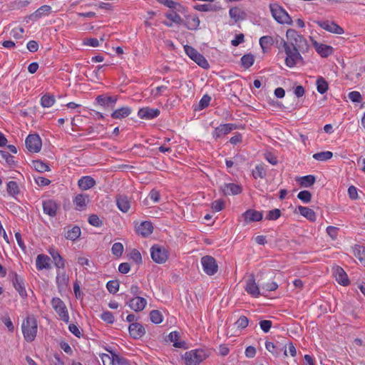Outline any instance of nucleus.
<instances>
[{"label": "nucleus", "mask_w": 365, "mask_h": 365, "mask_svg": "<svg viewBox=\"0 0 365 365\" xmlns=\"http://www.w3.org/2000/svg\"><path fill=\"white\" fill-rule=\"evenodd\" d=\"M119 286L118 280H110L106 284V287L111 294H115L119 289Z\"/></svg>", "instance_id": "603ef678"}, {"label": "nucleus", "mask_w": 365, "mask_h": 365, "mask_svg": "<svg viewBox=\"0 0 365 365\" xmlns=\"http://www.w3.org/2000/svg\"><path fill=\"white\" fill-rule=\"evenodd\" d=\"M243 217L246 222H259L262 220L263 214L262 212L250 209L243 213Z\"/></svg>", "instance_id": "412c9836"}, {"label": "nucleus", "mask_w": 365, "mask_h": 365, "mask_svg": "<svg viewBox=\"0 0 365 365\" xmlns=\"http://www.w3.org/2000/svg\"><path fill=\"white\" fill-rule=\"evenodd\" d=\"M224 207H225V202L223 200H221V199L215 200L212 203V209L215 212L221 211L222 210H223Z\"/></svg>", "instance_id": "69168bd1"}, {"label": "nucleus", "mask_w": 365, "mask_h": 365, "mask_svg": "<svg viewBox=\"0 0 365 365\" xmlns=\"http://www.w3.org/2000/svg\"><path fill=\"white\" fill-rule=\"evenodd\" d=\"M276 43L277 48L279 49L282 48L286 54L284 62L287 66L293 68L298 64L302 66L304 65V61L301 55V53H302L301 51L288 46V45L285 43V40L278 36L276 37Z\"/></svg>", "instance_id": "f257e3e1"}, {"label": "nucleus", "mask_w": 365, "mask_h": 365, "mask_svg": "<svg viewBox=\"0 0 365 365\" xmlns=\"http://www.w3.org/2000/svg\"><path fill=\"white\" fill-rule=\"evenodd\" d=\"M168 338V341L173 343V346L176 348H185V342L178 341L180 338L179 332L176 331H172L169 334Z\"/></svg>", "instance_id": "f704fd0d"}, {"label": "nucleus", "mask_w": 365, "mask_h": 365, "mask_svg": "<svg viewBox=\"0 0 365 365\" xmlns=\"http://www.w3.org/2000/svg\"><path fill=\"white\" fill-rule=\"evenodd\" d=\"M79 187L83 190H88L96 185V180L91 176H83L78 182Z\"/></svg>", "instance_id": "c756f323"}, {"label": "nucleus", "mask_w": 365, "mask_h": 365, "mask_svg": "<svg viewBox=\"0 0 365 365\" xmlns=\"http://www.w3.org/2000/svg\"><path fill=\"white\" fill-rule=\"evenodd\" d=\"M123 250H124L123 245L120 242L114 243L111 248L112 254L117 257H120L122 256Z\"/></svg>", "instance_id": "09e8293b"}, {"label": "nucleus", "mask_w": 365, "mask_h": 365, "mask_svg": "<svg viewBox=\"0 0 365 365\" xmlns=\"http://www.w3.org/2000/svg\"><path fill=\"white\" fill-rule=\"evenodd\" d=\"M312 41L315 50L322 57L326 58L332 54L334 48L331 46L318 43L312 38Z\"/></svg>", "instance_id": "2eb2a0df"}, {"label": "nucleus", "mask_w": 365, "mask_h": 365, "mask_svg": "<svg viewBox=\"0 0 365 365\" xmlns=\"http://www.w3.org/2000/svg\"><path fill=\"white\" fill-rule=\"evenodd\" d=\"M88 201V196L87 195L78 194L75 197L73 204L77 210L81 211L85 210Z\"/></svg>", "instance_id": "bb28decb"}, {"label": "nucleus", "mask_w": 365, "mask_h": 365, "mask_svg": "<svg viewBox=\"0 0 365 365\" xmlns=\"http://www.w3.org/2000/svg\"><path fill=\"white\" fill-rule=\"evenodd\" d=\"M22 333L27 342H32L37 334L38 324L36 318L33 316H28L21 325Z\"/></svg>", "instance_id": "7ed1b4c3"}, {"label": "nucleus", "mask_w": 365, "mask_h": 365, "mask_svg": "<svg viewBox=\"0 0 365 365\" xmlns=\"http://www.w3.org/2000/svg\"><path fill=\"white\" fill-rule=\"evenodd\" d=\"M69 278L65 272L61 273L57 272L56 284L59 290L64 289L68 283Z\"/></svg>", "instance_id": "2f4dec72"}, {"label": "nucleus", "mask_w": 365, "mask_h": 365, "mask_svg": "<svg viewBox=\"0 0 365 365\" xmlns=\"http://www.w3.org/2000/svg\"><path fill=\"white\" fill-rule=\"evenodd\" d=\"M287 41L285 43L289 47H292L297 50H299L302 53L309 51V46L307 39L297 31L294 29H288L286 33Z\"/></svg>", "instance_id": "f03ea898"}, {"label": "nucleus", "mask_w": 365, "mask_h": 365, "mask_svg": "<svg viewBox=\"0 0 365 365\" xmlns=\"http://www.w3.org/2000/svg\"><path fill=\"white\" fill-rule=\"evenodd\" d=\"M255 61L254 55L249 53L245 54L241 58V64L245 68H249L251 67Z\"/></svg>", "instance_id": "37998d69"}, {"label": "nucleus", "mask_w": 365, "mask_h": 365, "mask_svg": "<svg viewBox=\"0 0 365 365\" xmlns=\"http://www.w3.org/2000/svg\"><path fill=\"white\" fill-rule=\"evenodd\" d=\"M129 258L132 259L133 262H135L137 264H140L142 263L141 255L140 252L136 249H133L130 252L129 255Z\"/></svg>", "instance_id": "4d7b16f0"}, {"label": "nucleus", "mask_w": 365, "mask_h": 365, "mask_svg": "<svg viewBox=\"0 0 365 365\" xmlns=\"http://www.w3.org/2000/svg\"><path fill=\"white\" fill-rule=\"evenodd\" d=\"M348 96L354 103H360L362 100V96L359 91H351L349 93Z\"/></svg>", "instance_id": "338daca9"}, {"label": "nucleus", "mask_w": 365, "mask_h": 365, "mask_svg": "<svg viewBox=\"0 0 365 365\" xmlns=\"http://www.w3.org/2000/svg\"><path fill=\"white\" fill-rule=\"evenodd\" d=\"M252 175L255 179H257L258 178H264L266 175V171L262 165H257L255 167V170H253V171H252Z\"/></svg>", "instance_id": "8fccbe9b"}, {"label": "nucleus", "mask_w": 365, "mask_h": 365, "mask_svg": "<svg viewBox=\"0 0 365 365\" xmlns=\"http://www.w3.org/2000/svg\"><path fill=\"white\" fill-rule=\"evenodd\" d=\"M81 233V228L76 225L67 231L66 234L65 235V237L67 240L74 241L80 237Z\"/></svg>", "instance_id": "4c0bfd02"}, {"label": "nucleus", "mask_w": 365, "mask_h": 365, "mask_svg": "<svg viewBox=\"0 0 365 365\" xmlns=\"http://www.w3.org/2000/svg\"><path fill=\"white\" fill-rule=\"evenodd\" d=\"M131 113L129 107H122L115 110L111 113V117L114 119H121L128 116Z\"/></svg>", "instance_id": "c9c22d12"}, {"label": "nucleus", "mask_w": 365, "mask_h": 365, "mask_svg": "<svg viewBox=\"0 0 365 365\" xmlns=\"http://www.w3.org/2000/svg\"><path fill=\"white\" fill-rule=\"evenodd\" d=\"M130 335L133 339H140L145 334V330L144 327L140 324V323H132L129 325L128 327Z\"/></svg>", "instance_id": "aec40b11"}, {"label": "nucleus", "mask_w": 365, "mask_h": 365, "mask_svg": "<svg viewBox=\"0 0 365 365\" xmlns=\"http://www.w3.org/2000/svg\"><path fill=\"white\" fill-rule=\"evenodd\" d=\"M335 277L336 280L343 286H347L349 284L347 274L340 267H337L335 270Z\"/></svg>", "instance_id": "7c9ffc66"}, {"label": "nucleus", "mask_w": 365, "mask_h": 365, "mask_svg": "<svg viewBox=\"0 0 365 365\" xmlns=\"http://www.w3.org/2000/svg\"><path fill=\"white\" fill-rule=\"evenodd\" d=\"M200 19L196 15H187L185 16L184 25L190 30H196L200 26Z\"/></svg>", "instance_id": "a878e982"}, {"label": "nucleus", "mask_w": 365, "mask_h": 365, "mask_svg": "<svg viewBox=\"0 0 365 365\" xmlns=\"http://www.w3.org/2000/svg\"><path fill=\"white\" fill-rule=\"evenodd\" d=\"M297 197L304 203H308L312 200V193L308 190L300 191Z\"/></svg>", "instance_id": "6e6d98bb"}, {"label": "nucleus", "mask_w": 365, "mask_h": 365, "mask_svg": "<svg viewBox=\"0 0 365 365\" xmlns=\"http://www.w3.org/2000/svg\"><path fill=\"white\" fill-rule=\"evenodd\" d=\"M6 190H7L9 195L12 197H15L20 192L19 185H18L17 182L15 181H9L7 183Z\"/></svg>", "instance_id": "a19ab883"}, {"label": "nucleus", "mask_w": 365, "mask_h": 365, "mask_svg": "<svg viewBox=\"0 0 365 365\" xmlns=\"http://www.w3.org/2000/svg\"><path fill=\"white\" fill-rule=\"evenodd\" d=\"M51 11V7L48 5H43L39 7L35 12L29 16L32 21H36L43 16L48 15Z\"/></svg>", "instance_id": "393cba45"}, {"label": "nucleus", "mask_w": 365, "mask_h": 365, "mask_svg": "<svg viewBox=\"0 0 365 365\" xmlns=\"http://www.w3.org/2000/svg\"><path fill=\"white\" fill-rule=\"evenodd\" d=\"M237 126L235 124L227 123V124H221L218 127H217L213 132V137L216 138H219L222 135H227L232 130L236 129Z\"/></svg>", "instance_id": "6ab92c4d"}, {"label": "nucleus", "mask_w": 365, "mask_h": 365, "mask_svg": "<svg viewBox=\"0 0 365 365\" xmlns=\"http://www.w3.org/2000/svg\"><path fill=\"white\" fill-rule=\"evenodd\" d=\"M50 255H51L55 266L58 269L64 268L65 267V260L58 253V252L56 250H51L49 251Z\"/></svg>", "instance_id": "473e14b6"}, {"label": "nucleus", "mask_w": 365, "mask_h": 365, "mask_svg": "<svg viewBox=\"0 0 365 365\" xmlns=\"http://www.w3.org/2000/svg\"><path fill=\"white\" fill-rule=\"evenodd\" d=\"M0 158L4 160L9 165L15 164L14 156H12L7 151L0 150Z\"/></svg>", "instance_id": "13d9d810"}, {"label": "nucleus", "mask_w": 365, "mask_h": 365, "mask_svg": "<svg viewBox=\"0 0 365 365\" xmlns=\"http://www.w3.org/2000/svg\"><path fill=\"white\" fill-rule=\"evenodd\" d=\"M220 190L224 195H236L242 192V188L240 185L235 183H225L220 187Z\"/></svg>", "instance_id": "f3484780"}, {"label": "nucleus", "mask_w": 365, "mask_h": 365, "mask_svg": "<svg viewBox=\"0 0 365 365\" xmlns=\"http://www.w3.org/2000/svg\"><path fill=\"white\" fill-rule=\"evenodd\" d=\"M194 9L199 11H217L221 9V7L211 4H205L195 5Z\"/></svg>", "instance_id": "e433bc0d"}, {"label": "nucleus", "mask_w": 365, "mask_h": 365, "mask_svg": "<svg viewBox=\"0 0 365 365\" xmlns=\"http://www.w3.org/2000/svg\"><path fill=\"white\" fill-rule=\"evenodd\" d=\"M249 319L245 316H241L235 322V325L238 329H243L248 326Z\"/></svg>", "instance_id": "680f3d73"}, {"label": "nucleus", "mask_w": 365, "mask_h": 365, "mask_svg": "<svg viewBox=\"0 0 365 365\" xmlns=\"http://www.w3.org/2000/svg\"><path fill=\"white\" fill-rule=\"evenodd\" d=\"M230 16L235 20V22H237L244 19L245 13L237 7L231 8L229 11Z\"/></svg>", "instance_id": "58836bf2"}, {"label": "nucleus", "mask_w": 365, "mask_h": 365, "mask_svg": "<svg viewBox=\"0 0 365 365\" xmlns=\"http://www.w3.org/2000/svg\"><path fill=\"white\" fill-rule=\"evenodd\" d=\"M265 348L274 356L279 357L281 355V354L283 351V349L284 348V344H282L278 341L277 343L274 344L271 341H267L265 342Z\"/></svg>", "instance_id": "4be33fe9"}, {"label": "nucleus", "mask_w": 365, "mask_h": 365, "mask_svg": "<svg viewBox=\"0 0 365 365\" xmlns=\"http://www.w3.org/2000/svg\"><path fill=\"white\" fill-rule=\"evenodd\" d=\"M201 264L204 272L210 276L214 275L218 270V265L215 259L210 255L201 258Z\"/></svg>", "instance_id": "1a4fd4ad"}, {"label": "nucleus", "mask_w": 365, "mask_h": 365, "mask_svg": "<svg viewBox=\"0 0 365 365\" xmlns=\"http://www.w3.org/2000/svg\"><path fill=\"white\" fill-rule=\"evenodd\" d=\"M317 24L323 29L333 34H342L344 29L334 21H317Z\"/></svg>", "instance_id": "ddd939ff"}, {"label": "nucleus", "mask_w": 365, "mask_h": 365, "mask_svg": "<svg viewBox=\"0 0 365 365\" xmlns=\"http://www.w3.org/2000/svg\"><path fill=\"white\" fill-rule=\"evenodd\" d=\"M43 213L51 217L56 216L57 210L59 209V205L53 200H43L42 202Z\"/></svg>", "instance_id": "9b49d317"}, {"label": "nucleus", "mask_w": 365, "mask_h": 365, "mask_svg": "<svg viewBox=\"0 0 365 365\" xmlns=\"http://www.w3.org/2000/svg\"><path fill=\"white\" fill-rule=\"evenodd\" d=\"M55 103V98L53 95L45 94L41 98V105L43 108H49Z\"/></svg>", "instance_id": "ea45409f"}, {"label": "nucleus", "mask_w": 365, "mask_h": 365, "mask_svg": "<svg viewBox=\"0 0 365 365\" xmlns=\"http://www.w3.org/2000/svg\"><path fill=\"white\" fill-rule=\"evenodd\" d=\"M32 165L34 169L39 173H43L50 170L48 165L39 160H33Z\"/></svg>", "instance_id": "c03bdc74"}, {"label": "nucleus", "mask_w": 365, "mask_h": 365, "mask_svg": "<svg viewBox=\"0 0 365 365\" xmlns=\"http://www.w3.org/2000/svg\"><path fill=\"white\" fill-rule=\"evenodd\" d=\"M108 352L110 353L111 356L107 354H101L100 355L101 359L103 361V365H106V363H108L110 364H113L114 361H113V355H115V353L111 350L106 349Z\"/></svg>", "instance_id": "5fc2aeb1"}, {"label": "nucleus", "mask_w": 365, "mask_h": 365, "mask_svg": "<svg viewBox=\"0 0 365 365\" xmlns=\"http://www.w3.org/2000/svg\"><path fill=\"white\" fill-rule=\"evenodd\" d=\"M150 318L153 323L160 324L163 321V316L160 311L152 310L150 313Z\"/></svg>", "instance_id": "3c124183"}, {"label": "nucleus", "mask_w": 365, "mask_h": 365, "mask_svg": "<svg viewBox=\"0 0 365 365\" xmlns=\"http://www.w3.org/2000/svg\"><path fill=\"white\" fill-rule=\"evenodd\" d=\"M184 50L186 54L198 66L205 69L210 67L209 63L206 60V58L202 54H200L195 48L190 46L185 45L184 46Z\"/></svg>", "instance_id": "423d86ee"}, {"label": "nucleus", "mask_w": 365, "mask_h": 365, "mask_svg": "<svg viewBox=\"0 0 365 365\" xmlns=\"http://www.w3.org/2000/svg\"><path fill=\"white\" fill-rule=\"evenodd\" d=\"M281 216V210L278 208L273 209L268 212L266 219L268 220H276Z\"/></svg>", "instance_id": "052dcab7"}, {"label": "nucleus", "mask_w": 365, "mask_h": 365, "mask_svg": "<svg viewBox=\"0 0 365 365\" xmlns=\"http://www.w3.org/2000/svg\"><path fill=\"white\" fill-rule=\"evenodd\" d=\"M270 11L274 19L279 24H292V20L288 13L279 5L272 4L269 5Z\"/></svg>", "instance_id": "39448f33"}, {"label": "nucleus", "mask_w": 365, "mask_h": 365, "mask_svg": "<svg viewBox=\"0 0 365 365\" xmlns=\"http://www.w3.org/2000/svg\"><path fill=\"white\" fill-rule=\"evenodd\" d=\"M88 222L90 225L98 227L103 225V220L96 214L89 215Z\"/></svg>", "instance_id": "864d4df0"}, {"label": "nucleus", "mask_w": 365, "mask_h": 365, "mask_svg": "<svg viewBox=\"0 0 365 365\" xmlns=\"http://www.w3.org/2000/svg\"><path fill=\"white\" fill-rule=\"evenodd\" d=\"M116 202L118 207L123 212H128L130 207V201L128 200V197L125 195H120L117 198Z\"/></svg>", "instance_id": "72a5a7b5"}, {"label": "nucleus", "mask_w": 365, "mask_h": 365, "mask_svg": "<svg viewBox=\"0 0 365 365\" xmlns=\"http://www.w3.org/2000/svg\"><path fill=\"white\" fill-rule=\"evenodd\" d=\"M160 115V110L158 108H143L138 110V115L141 119H153Z\"/></svg>", "instance_id": "a211bd4d"}, {"label": "nucleus", "mask_w": 365, "mask_h": 365, "mask_svg": "<svg viewBox=\"0 0 365 365\" xmlns=\"http://www.w3.org/2000/svg\"><path fill=\"white\" fill-rule=\"evenodd\" d=\"M165 16L168 19H170V21H172L173 22H174V23H175L177 24H181L182 23V18L180 16L179 14H178L175 11H171L170 13H167L165 14Z\"/></svg>", "instance_id": "bf43d9fd"}, {"label": "nucleus", "mask_w": 365, "mask_h": 365, "mask_svg": "<svg viewBox=\"0 0 365 365\" xmlns=\"http://www.w3.org/2000/svg\"><path fill=\"white\" fill-rule=\"evenodd\" d=\"M12 284L16 289V290L19 292L20 296L23 298L27 297L26 291L24 286V279L19 276L16 272H12L11 274Z\"/></svg>", "instance_id": "f8f14e48"}, {"label": "nucleus", "mask_w": 365, "mask_h": 365, "mask_svg": "<svg viewBox=\"0 0 365 365\" xmlns=\"http://www.w3.org/2000/svg\"><path fill=\"white\" fill-rule=\"evenodd\" d=\"M51 305L60 319L66 323L69 321V315L65 303L58 297H53L51 300Z\"/></svg>", "instance_id": "6e6552de"}, {"label": "nucleus", "mask_w": 365, "mask_h": 365, "mask_svg": "<svg viewBox=\"0 0 365 365\" xmlns=\"http://www.w3.org/2000/svg\"><path fill=\"white\" fill-rule=\"evenodd\" d=\"M207 357V354L203 349H195L187 351L184 359L186 365H198Z\"/></svg>", "instance_id": "20e7f679"}, {"label": "nucleus", "mask_w": 365, "mask_h": 365, "mask_svg": "<svg viewBox=\"0 0 365 365\" xmlns=\"http://www.w3.org/2000/svg\"><path fill=\"white\" fill-rule=\"evenodd\" d=\"M153 231V227L150 222L144 221L141 222L137 227L136 232L138 235H142L144 237H146L152 234Z\"/></svg>", "instance_id": "b1692460"}, {"label": "nucleus", "mask_w": 365, "mask_h": 365, "mask_svg": "<svg viewBox=\"0 0 365 365\" xmlns=\"http://www.w3.org/2000/svg\"><path fill=\"white\" fill-rule=\"evenodd\" d=\"M113 361H114L113 365H130V363L127 359L117 354L113 355Z\"/></svg>", "instance_id": "0e129e2a"}, {"label": "nucleus", "mask_w": 365, "mask_h": 365, "mask_svg": "<svg viewBox=\"0 0 365 365\" xmlns=\"http://www.w3.org/2000/svg\"><path fill=\"white\" fill-rule=\"evenodd\" d=\"M245 291L254 297H258L260 295L259 289L254 274H251L246 281Z\"/></svg>", "instance_id": "4468645a"}, {"label": "nucleus", "mask_w": 365, "mask_h": 365, "mask_svg": "<svg viewBox=\"0 0 365 365\" xmlns=\"http://www.w3.org/2000/svg\"><path fill=\"white\" fill-rule=\"evenodd\" d=\"M297 209L299 212V213L304 217H306L308 220H309L310 222H315L316 220H317V215H316V213L315 212L307 207H304V206H302V205H299L297 207Z\"/></svg>", "instance_id": "c85d7f7f"}, {"label": "nucleus", "mask_w": 365, "mask_h": 365, "mask_svg": "<svg viewBox=\"0 0 365 365\" xmlns=\"http://www.w3.org/2000/svg\"><path fill=\"white\" fill-rule=\"evenodd\" d=\"M317 88L319 93L324 94L328 90V83L324 78L319 77L317 80Z\"/></svg>", "instance_id": "49530a36"}, {"label": "nucleus", "mask_w": 365, "mask_h": 365, "mask_svg": "<svg viewBox=\"0 0 365 365\" xmlns=\"http://www.w3.org/2000/svg\"><path fill=\"white\" fill-rule=\"evenodd\" d=\"M26 147L31 153H38L41 148V140L37 134H30L25 140Z\"/></svg>", "instance_id": "9d476101"}, {"label": "nucleus", "mask_w": 365, "mask_h": 365, "mask_svg": "<svg viewBox=\"0 0 365 365\" xmlns=\"http://www.w3.org/2000/svg\"><path fill=\"white\" fill-rule=\"evenodd\" d=\"M127 304L135 312H140L145 309L147 300L141 297H135L130 299Z\"/></svg>", "instance_id": "dca6fc26"}, {"label": "nucleus", "mask_w": 365, "mask_h": 365, "mask_svg": "<svg viewBox=\"0 0 365 365\" xmlns=\"http://www.w3.org/2000/svg\"><path fill=\"white\" fill-rule=\"evenodd\" d=\"M333 153L331 151L317 153L313 155V158L319 161H325L332 158Z\"/></svg>", "instance_id": "a18cd8bd"}, {"label": "nucleus", "mask_w": 365, "mask_h": 365, "mask_svg": "<svg viewBox=\"0 0 365 365\" xmlns=\"http://www.w3.org/2000/svg\"><path fill=\"white\" fill-rule=\"evenodd\" d=\"M116 96H107L105 95L98 96L96 98L97 103L105 108L110 106L113 108L117 102Z\"/></svg>", "instance_id": "5701e85b"}, {"label": "nucleus", "mask_w": 365, "mask_h": 365, "mask_svg": "<svg viewBox=\"0 0 365 365\" xmlns=\"http://www.w3.org/2000/svg\"><path fill=\"white\" fill-rule=\"evenodd\" d=\"M210 101L211 97L210 96L207 94L204 95L199 102L198 109L202 110L207 108L209 106Z\"/></svg>", "instance_id": "e2e57ef3"}, {"label": "nucleus", "mask_w": 365, "mask_h": 365, "mask_svg": "<svg viewBox=\"0 0 365 365\" xmlns=\"http://www.w3.org/2000/svg\"><path fill=\"white\" fill-rule=\"evenodd\" d=\"M101 318L108 324H113L114 322V317L113 314L109 311H106L102 313Z\"/></svg>", "instance_id": "774afa93"}, {"label": "nucleus", "mask_w": 365, "mask_h": 365, "mask_svg": "<svg viewBox=\"0 0 365 365\" xmlns=\"http://www.w3.org/2000/svg\"><path fill=\"white\" fill-rule=\"evenodd\" d=\"M50 258L48 256L40 254L37 256L36 260V265L38 270H42L43 269H49L50 268V264H49Z\"/></svg>", "instance_id": "cd10ccee"}, {"label": "nucleus", "mask_w": 365, "mask_h": 365, "mask_svg": "<svg viewBox=\"0 0 365 365\" xmlns=\"http://www.w3.org/2000/svg\"><path fill=\"white\" fill-rule=\"evenodd\" d=\"M152 259L158 264L165 263L168 258V251L163 246L154 245L150 248Z\"/></svg>", "instance_id": "0eeeda50"}, {"label": "nucleus", "mask_w": 365, "mask_h": 365, "mask_svg": "<svg viewBox=\"0 0 365 365\" xmlns=\"http://www.w3.org/2000/svg\"><path fill=\"white\" fill-rule=\"evenodd\" d=\"M300 185L304 187H309L313 185L316 181L314 175H308L300 178Z\"/></svg>", "instance_id": "79ce46f5"}, {"label": "nucleus", "mask_w": 365, "mask_h": 365, "mask_svg": "<svg viewBox=\"0 0 365 365\" xmlns=\"http://www.w3.org/2000/svg\"><path fill=\"white\" fill-rule=\"evenodd\" d=\"M274 43V38L270 36H264L260 38L259 44L263 50L267 48Z\"/></svg>", "instance_id": "de8ad7c7"}]
</instances>
